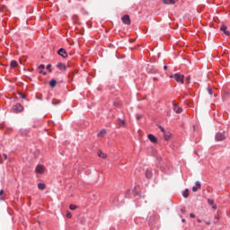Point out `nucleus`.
I'll use <instances>...</instances> for the list:
<instances>
[{
  "instance_id": "obj_1",
  "label": "nucleus",
  "mask_w": 230,
  "mask_h": 230,
  "mask_svg": "<svg viewBox=\"0 0 230 230\" xmlns=\"http://www.w3.org/2000/svg\"><path fill=\"white\" fill-rule=\"evenodd\" d=\"M172 78H174V80L176 82H179L181 84H184V75H181V74H174L172 75H171Z\"/></svg>"
},
{
  "instance_id": "obj_2",
  "label": "nucleus",
  "mask_w": 230,
  "mask_h": 230,
  "mask_svg": "<svg viewBox=\"0 0 230 230\" xmlns=\"http://www.w3.org/2000/svg\"><path fill=\"white\" fill-rule=\"evenodd\" d=\"M226 139V131H219L216 134V141H224Z\"/></svg>"
},
{
  "instance_id": "obj_3",
  "label": "nucleus",
  "mask_w": 230,
  "mask_h": 230,
  "mask_svg": "<svg viewBox=\"0 0 230 230\" xmlns=\"http://www.w3.org/2000/svg\"><path fill=\"white\" fill-rule=\"evenodd\" d=\"M22 111H24V107H22L21 103H17L13 106V112L19 113V112H22Z\"/></svg>"
},
{
  "instance_id": "obj_4",
  "label": "nucleus",
  "mask_w": 230,
  "mask_h": 230,
  "mask_svg": "<svg viewBox=\"0 0 230 230\" xmlns=\"http://www.w3.org/2000/svg\"><path fill=\"white\" fill-rule=\"evenodd\" d=\"M58 54L63 58H67V52H66L65 49H59Z\"/></svg>"
},
{
  "instance_id": "obj_5",
  "label": "nucleus",
  "mask_w": 230,
  "mask_h": 230,
  "mask_svg": "<svg viewBox=\"0 0 230 230\" xmlns=\"http://www.w3.org/2000/svg\"><path fill=\"white\" fill-rule=\"evenodd\" d=\"M121 21L124 24H130V16H128V14H126L124 16H122Z\"/></svg>"
},
{
  "instance_id": "obj_6",
  "label": "nucleus",
  "mask_w": 230,
  "mask_h": 230,
  "mask_svg": "<svg viewBox=\"0 0 230 230\" xmlns=\"http://www.w3.org/2000/svg\"><path fill=\"white\" fill-rule=\"evenodd\" d=\"M45 170H46V168L43 165H38L35 168L36 173H44Z\"/></svg>"
},
{
  "instance_id": "obj_7",
  "label": "nucleus",
  "mask_w": 230,
  "mask_h": 230,
  "mask_svg": "<svg viewBox=\"0 0 230 230\" xmlns=\"http://www.w3.org/2000/svg\"><path fill=\"white\" fill-rule=\"evenodd\" d=\"M220 30H221V31H223V33H225V35H226V37L230 36V32H229V31H227V26L222 25Z\"/></svg>"
},
{
  "instance_id": "obj_8",
  "label": "nucleus",
  "mask_w": 230,
  "mask_h": 230,
  "mask_svg": "<svg viewBox=\"0 0 230 230\" xmlns=\"http://www.w3.org/2000/svg\"><path fill=\"white\" fill-rule=\"evenodd\" d=\"M147 137L149 141H151V143H157V138L155 137V136L149 134Z\"/></svg>"
},
{
  "instance_id": "obj_9",
  "label": "nucleus",
  "mask_w": 230,
  "mask_h": 230,
  "mask_svg": "<svg viewBox=\"0 0 230 230\" xmlns=\"http://www.w3.org/2000/svg\"><path fill=\"white\" fill-rule=\"evenodd\" d=\"M170 137H172V133L165 131L164 133V138L165 139V141H170Z\"/></svg>"
},
{
  "instance_id": "obj_10",
  "label": "nucleus",
  "mask_w": 230,
  "mask_h": 230,
  "mask_svg": "<svg viewBox=\"0 0 230 230\" xmlns=\"http://www.w3.org/2000/svg\"><path fill=\"white\" fill-rule=\"evenodd\" d=\"M201 184L200 181H196V186L192 187V191L196 192L199 190V189H200Z\"/></svg>"
},
{
  "instance_id": "obj_11",
  "label": "nucleus",
  "mask_w": 230,
  "mask_h": 230,
  "mask_svg": "<svg viewBox=\"0 0 230 230\" xmlns=\"http://www.w3.org/2000/svg\"><path fill=\"white\" fill-rule=\"evenodd\" d=\"M173 111L176 112V114H181V112H182V108H179V106L173 105Z\"/></svg>"
},
{
  "instance_id": "obj_12",
  "label": "nucleus",
  "mask_w": 230,
  "mask_h": 230,
  "mask_svg": "<svg viewBox=\"0 0 230 230\" xmlns=\"http://www.w3.org/2000/svg\"><path fill=\"white\" fill-rule=\"evenodd\" d=\"M178 0H164L165 4H175Z\"/></svg>"
},
{
  "instance_id": "obj_13",
  "label": "nucleus",
  "mask_w": 230,
  "mask_h": 230,
  "mask_svg": "<svg viewBox=\"0 0 230 230\" xmlns=\"http://www.w3.org/2000/svg\"><path fill=\"white\" fill-rule=\"evenodd\" d=\"M57 67H58V69H60V71H66V65H64L62 63H58L57 65Z\"/></svg>"
},
{
  "instance_id": "obj_14",
  "label": "nucleus",
  "mask_w": 230,
  "mask_h": 230,
  "mask_svg": "<svg viewBox=\"0 0 230 230\" xmlns=\"http://www.w3.org/2000/svg\"><path fill=\"white\" fill-rule=\"evenodd\" d=\"M97 154L101 157V159H107V155H105V153H103L102 151H98Z\"/></svg>"
},
{
  "instance_id": "obj_15",
  "label": "nucleus",
  "mask_w": 230,
  "mask_h": 230,
  "mask_svg": "<svg viewBox=\"0 0 230 230\" xmlns=\"http://www.w3.org/2000/svg\"><path fill=\"white\" fill-rule=\"evenodd\" d=\"M146 179H152V172L149 170L146 171Z\"/></svg>"
},
{
  "instance_id": "obj_16",
  "label": "nucleus",
  "mask_w": 230,
  "mask_h": 230,
  "mask_svg": "<svg viewBox=\"0 0 230 230\" xmlns=\"http://www.w3.org/2000/svg\"><path fill=\"white\" fill-rule=\"evenodd\" d=\"M182 197H184V199H188V197H190V193H189V190L186 189L183 193H182Z\"/></svg>"
},
{
  "instance_id": "obj_17",
  "label": "nucleus",
  "mask_w": 230,
  "mask_h": 230,
  "mask_svg": "<svg viewBox=\"0 0 230 230\" xmlns=\"http://www.w3.org/2000/svg\"><path fill=\"white\" fill-rule=\"evenodd\" d=\"M105 134H107V131L105 129H102L97 134V136L98 137H102V136H105Z\"/></svg>"
},
{
  "instance_id": "obj_18",
  "label": "nucleus",
  "mask_w": 230,
  "mask_h": 230,
  "mask_svg": "<svg viewBox=\"0 0 230 230\" xmlns=\"http://www.w3.org/2000/svg\"><path fill=\"white\" fill-rule=\"evenodd\" d=\"M49 85L50 87H55V85H57V80H54V79L50 80Z\"/></svg>"
},
{
  "instance_id": "obj_19",
  "label": "nucleus",
  "mask_w": 230,
  "mask_h": 230,
  "mask_svg": "<svg viewBox=\"0 0 230 230\" xmlns=\"http://www.w3.org/2000/svg\"><path fill=\"white\" fill-rule=\"evenodd\" d=\"M38 188H39V190H45V189H46V184H44V183H39V184H38Z\"/></svg>"
},
{
  "instance_id": "obj_20",
  "label": "nucleus",
  "mask_w": 230,
  "mask_h": 230,
  "mask_svg": "<svg viewBox=\"0 0 230 230\" xmlns=\"http://www.w3.org/2000/svg\"><path fill=\"white\" fill-rule=\"evenodd\" d=\"M11 67H17V61L15 60L11 61Z\"/></svg>"
},
{
  "instance_id": "obj_21",
  "label": "nucleus",
  "mask_w": 230,
  "mask_h": 230,
  "mask_svg": "<svg viewBox=\"0 0 230 230\" xmlns=\"http://www.w3.org/2000/svg\"><path fill=\"white\" fill-rule=\"evenodd\" d=\"M133 195H135V197L139 195V192H137V187H134V189H133Z\"/></svg>"
},
{
  "instance_id": "obj_22",
  "label": "nucleus",
  "mask_w": 230,
  "mask_h": 230,
  "mask_svg": "<svg viewBox=\"0 0 230 230\" xmlns=\"http://www.w3.org/2000/svg\"><path fill=\"white\" fill-rule=\"evenodd\" d=\"M119 127H122V125H125V120L119 119Z\"/></svg>"
},
{
  "instance_id": "obj_23",
  "label": "nucleus",
  "mask_w": 230,
  "mask_h": 230,
  "mask_svg": "<svg viewBox=\"0 0 230 230\" xmlns=\"http://www.w3.org/2000/svg\"><path fill=\"white\" fill-rule=\"evenodd\" d=\"M208 204H209V206H213L215 204V200L208 199Z\"/></svg>"
},
{
  "instance_id": "obj_24",
  "label": "nucleus",
  "mask_w": 230,
  "mask_h": 230,
  "mask_svg": "<svg viewBox=\"0 0 230 230\" xmlns=\"http://www.w3.org/2000/svg\"><path fill=\"white\" fill-rule=\"evenodd\" d=\"M159 128H160L161 132H163V134H164L166 132V129H164V128L163 126H159Z\"/></svg>"
},
{
  "instance_id": "obj_25",
  "label": "nucleus",
  "mask_w": 230,
  "mask_h": 230,
  "mask_svg": "<svg viewBox=\"0 0 230 230\" xmlns=\"http://www.w3.org/2000/svg\"><path fill=\"white\" fill-rule=\"evenodd\" d=\"M208 93L210 96H213V90L211 88H208Z\"/></svg>"
},
{
  "instance_id": "obj_26",
  "label": "nucleus",
  "mask_w": 230,
  "mask_h": 230,
  "mask_svg": "<svg viewBox=\"0 0 230 230\" xmlns=\"http://www.w3.org/2000/svg\"><path fill=\"white\" fill-rule=\"evenodd\" d=\"M69 208L72 211H75V209H76V205H70Z\"/></svg>"
},
{
  "instance_id": "obj_27",
  "label": "nucleus",
  "mask_w": 230,
  "mask_h": 230,
  "mask_svg": "<svg viewBox=\"0 0 230 230\" xmlns=\"http://www.w3.org/2000/svg\"><path fill=\"white\" fill-rule=\"evenodd\" d=\"M3 193H4V190H0V200H4L3 197H1V195H3Z\"/></svg>"
},
{
  "instance_id": "obj_28",
  "label": "nucleus",
  "mask_w": 230,
  "mask_h": 230,
  "mask_svg": "<svg viewBox=\"0 0 230 230\" xmlns=\"http://www.w3.org/2000/svg\"><path fill=\"white\" fill-rule=\"evenodd\" d=\"M136 118L137 120H139V119H141V118H143V115L137 114Z\"/></svg>"
},
{
  "instance_id": "obj_29",
  "label": "nucleus",
  "mask_w": 230,
  "mask_h": 230,
  "mask_svg": "<svg viewBox=\"0 0 230 230\" xmlns=\"http://www.w3.org/2000/svg\"><path fill=\"white\" fill-rule=\"evenodd\" d=\"M72 215L71 212L67 211L66 212V218H71Z\"/></svg>"
},
{
  "instance_id": "obj_30",
  "label": "nucleus",
  "mask_w": 230,
  "mask_h": 230,
  "mask_svg": "<svg viewBox=\"0 0 230 230\" xmlns=\"http://www.w3.org/2000/svg\"><path fill=\"white\" fill-rule=\"evenodd\" d=\"M2 159H4V160L8 159V156L6 155V154H3Z\"/></svg>"
},
{
  "instance_id": "obj_31",
  "label": "nucleus",
  "mask_w": 230,
  "mask_h": 230,
  "mask_svg": "<svg viewBox=\"0 0 230 230\" xmlns=\"http://www.w3.org/2000/svg\"><path fill=\"white\" fill-rule=\"evenodd\" d=\"M58 103H60V102L52 101V105H58Z\"/></svg>"
},
{
  "instance_id": "obj_32",
  "label": "nucleus",
  "mask_w": 230,
  "mask_h": 230,
  "mask_svg": "<svg viewBox=\"0 0 230 230\" xmlns=\"http://www.w3.org/2000/svg\"><path fill=\"white\" fill-rule=\"evenodd\" d=\"M190 80H191V76L189 75L187 76V82H188L187 84H190Z\"/></svg>"
},
{
  "instance_id": "obj_33",
  "label": "nucleus",
  "mask_w": 230,
  "mask_h": 230,
  "mask_svg": "<svg viewBox=\"0 0 230 230\" xmlns=\"http://www.w3.org/2000/svg\"><path fill=\"white\" fill-rule=\"evenodd\" d=\"M20 96H21V98H22V100H24L26 98V95H24L22 93H21Z\"/></svg>"
},
{
  "instance_id": "obj_34",
  "label": "nucleus",
  "mask_w": 230,
  "mask_h": 230,
  "mask_svg": "<svg viewBox=\"0 0 230 230\" xmlns=\"http://www.w3.org/2000/svg\"><path fill=\"white\" fill-rule=\"evenodd\" d=\"M190 218H195V214L190 213Z\"/></svg>"
},
{
  "instance_id": "obj_35",
  "label": "nucleus",
  "mask_w": 230,
  "mask_h": 230,
  "mask_svg": "<svg viewBox=\"0 0 230 230\" xmlns=\"http://www.w3.org/2000/svg\"><path fill=\"white\" fill-rule=\"evenodd\" d=\"M44 65H40L39 69H44Z\"/></svg>"
},
{
  "instance_id": "obj_36",
  "label": "nucleus",
  "mask_w": 230,
  "mask_h": 230,
  "mask_svg": "<svg viewBox=\"0 0 230 230\" xmlns=\"http://www.w3.org/2000/svg\"><path fill=\"white\" fill-rule=\"evenodd\" d=\"M215 219H216V220H219V219H220V217H218V215H216V216H215Z\"/></svg>"
},
{
  "instance_id": "obj_37",
  "label": "nucleus",
  "mask_w": 230,
  "mask_h": 230,
  "mask_svg": "<svg viewBox=\"0 0 230 230\" xmlns=\"http://www.w3.org/2000/svg\"><path fill=\"white\" fill-rule=\"evenodd\" d=\"M40 74L43 73V75H46V72H43L42 69H40Z\"/></svg>"
},
{
  "instance_id": "obj_38",
  "label": "nucleus",
  "mask_w": 230,
  "mask_h": 230,
  "mask_svg": "<svg viewBox=\"0 0 230 230\" xmlns=\"http://www.w3.org/2000/svg\"><path fill=\"white\" fill-rule=\"evenodd\" d=\"M47 69H51V65H48Z\"/></svg>"
},
{
  "instance_id": "obj_39",
  "label": "nucleus",
  "mask_w": 230,
  "mask_h": 230,
  "mask_svg": "<svg viewBox=\"0 0 230 230\" xmlns=\"http://www.w3.org/2000/svg\"><path fill=\"white\" fill-rule=\"evenodd\" d=\"M164 71H166V69H168V66H164Z\"/></svg>"
},
{
  "instance_id": "obj_40",
  "label": "nucleus",
  "mask_w": 230,
  "mask_h": 230,
  "mask_svg": "<svg viewBox=\"0 0 230 230\" xmlns=\"http://www.w3.org/2000/svg\"><path fill=\"white\" fill-rule=\"evenodd\" d=\"M214 209H217V205L212 206Z\"/></svg>"
},
{
  "instance_id": "obj_41",
  "label": "nucleus",
  "mask_w": 230,
  "mask_h": 230,
  "mask_svg": "<svg viewBox=\"0 0 230 230\" xmlns=\"http://www.w3.org/2000/svg\"><path fill=\"white\" fill-rule=\"evenodd\" d=\"M181 222H183V223H184V222H186V219H184V218H183V219H181Z\"/></svg>"
},
{
  "instance_id": "obj_42",
  "label": "nucleus",
  "mask_w": 230,
  "mask_h": 230,
  "mask_svg": "<svg viewBox=\"0 0 230 230\" xmlns=\"http://www.w3.org/2000/svg\"><path fill=\"white\" fill-rule=\"evenodd\" d=\"M181 212H184V209L181 208Z\"/></svg>"
},
{
  "instance_id": "obj_43",
  "label": "nucleus",
  "mask_w": 230,
  "mask_h": 230,
  "mask_svg": "<svg viewBox=\"0 0 230 230\" xmlns=\"http://www.w3.org/2000/svg\"><path fill=\"white\" fill-rule=\"evenodd\" d=\"M216 96H217V94L214 93V97H216Z\"/></svg>"
},
{
  "instance_id": "obj_44",
  "label": "nucleus",
  "mask_w": 230,
  "mask_h": 230,
  "mask_svg": "<svg viewBox=\"0 0 230 230\" xmlns=\"http://www.w3.org/2000/svg\"><path fill=\"white\" fill-rule=\"evenodd\" d=\"M198 222H201L200 219H199Z\"/></svg>"
}]
</instances>
